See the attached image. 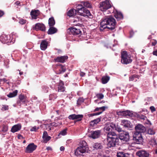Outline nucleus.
Listing matches in <instances>:
<instances>
[{
  "instance_id": "1",
  "label": "nucleus",
  "mask_w": 157,
  "mask_h": 157,
  "mask_svg": "<svg viewBox=\"0 0 157 157\" xmlns=\"http://www.w3.org/2000/svg\"><path fill=\"white\" fill-rule=\"evenodd\" d=\"M116 22L114 18L112 17H108L102 19L100 23V30H103L106 28L110 30L115 29Z\"/></svg>"
},
{
  "instance_id": "2",
  "label": "nucleus",
  "mask_w": 157,
  "mask_h": 157,
  "mask_svg": "<svg viewBox=\"0 0 157 157\" xmlns=\"http://www.w3.org/2000/svg\"><path fill=\"white\" fill-rule=\"evenodd\" d=\"M107 147L108 148L115 147L119 144V136L114 132H109L107 133Z\"/></svg>"
},
{
  "instance_id": "3",
  "label": "nucleus",
  "mask_w": 157,
  "mask_h": 157,
  "mask_svg": "<svg viewBox=\"0 0 157 157\" xmlns=\"http://www.w3.org/2000/svg\"><path fill=\"white\" fill-rule=\"evenodd\" d=\"M77 12L78 15L83 17L89 16H90V12L86 8L83 7L80 4H78L76 6Z\"/></svg>"
},
{
  "instance_id": "4",
  "label": "nucleus",
  "mask_w": 157,
  "mask_h": 157,
  "mask_svg": "<svg viewBox=\"0 0 157 157\" xmlns=\"http://www.w3.org/2000/svg\"><path fill=\"white\" fill-rule=\"evenodd\" d=\"M131 56L125 51H123L121 52V61L122 63L127 64L130 63L132 61Z\"/></svg>"
},
{
  "instance_id": "5",
  "label": "nucleus",
  "mask_w": 157,
  "mask_h": 157,
  "mask_svg": "<svg viewBox=\"0 0 157 157\" xmlns=\"http://www.w3.org/2000/svg\"><path fill=\"white\" fill-rule=\"evenodd\" d=\"M111 7V5L109 1L107 0L101 2L99 4L100 10L103 11L106 10Z\"/></svg>"
},
{
  "instance_id": "6",
  "label": "nucleus",
  "mask_w": 157,
  "mask_h": 157,
  "mask_svg": "<svg viewBox=\"0 0 157 157\" xmlns=\"http://www.w3.org/2000/svg\"><path fill=\"white\" fill-rule=\"evenodd\" d=\"M133 140L137 144H140L143 142V138L141 133L135 132L133 135Z\"/></svg>"
},
{
  "instance_id": "7",
  "label": "nucleus",
  "mask_w": 157,
  "mask_h": 157,
  "mask_svg": "<svg viewBox=\"0 0 157 157\" xmlns=\"http://www.w3.org/2000/svg\"><path fill=\"white\" fill-rule=\"evenodd\" d=\"M119 138L122 142H127L129 139V134L128 132H123L120 134Z\"/></svg>"
},
{
  "instance_id": "8",
  "label": "nucleus",
  "mask_w": 157,
  "mask_h": 157,
  "mask_svg": "<svg viewBox=\"0 0 157 157\" xmlns=\"http://www.w3.org/2000/svg\"><path fill=\"white\" fill-rule=\"evenodd\" d=\"M83 117V115L82 114L76 115L75 114L70 115L68 117V118L70 120H76L74 121L75 123L77 122L81 121Z\"/></svg>"
},
{
  "instance_id": "9",
  "label": "nucleus",
  "mask_w": 157,
  "mask_h": 157,
  "mask_svg": "<svg viewBox=\"0 0 157 157\" xmlns=\"http://www.w3.org/2000/svg\"><path fill=\"white\" fill-rule=\"evenodd\" d=\"M89 134V136L94 139L98 138L100 136L101 133V130H96L95 131H92Z\"/></svg>"
},
{
  "instance_id": "10",
  "label": "nucleus",
  "mask_w": 157,
  "mask_h": 157,
  "mask_svg": "<svg viewBox=\"0 0 157 157\" xmlns=\"http://www.w3.org/2000/svg\"><path fill=\"white\" fill-rule=\"evenodd\" d=\"M87 148L79 146L76 150L75 154L76 155H81V154L85 153Z\"/></svg>"
},
{
  "instance_id": "11",
  "label": "nucleus",
  "mask_w": 157,
  "mask_h": 157,
  "mask_svg": "<svg viewBox=\"0 0 157 157\" xmlns=\"http://www.w3.org/2000/svg\"><path fill=\"white\" fill-rule=\"evenodd\" d=\"M37 146L32 143L29 144L26 147L25 152L27 153H32L34 150H35Z\"/></svg>"
},
{
  "instance_id": "12",
  "label": "nucleus",
  "mask_w": 157,
  "mask_h": 157,
  "mask_svg": "<svg viewBox=\"0 0 157 157\" xmlns=\"http://www.w3.org/2000/svg\"><path fill=\"white\" fill-rule=\"evenodd\" d=\"M10 36H8L5 34H3L0 37V41L4 44L10 43L11 40H10Z\"/></svg>"
},
{
  "instance_id": "13",
  "label": "nucleus",
  "mask_w": 157,
  "mask_h": 157,
  "mask_svg": "<svg viewBox=\"0 0 157 157\" xmlns=\"http://www.w3.org/2000/svg\"><path fill=\"white\" fill-rule=\"evenodd\" d=\"M33 29L36 31L40 30L42 31H44L45 30V27L42 23H37L36 24L35 26L33 27Z\"/></svg>"
},
{
  "instance_id": "14",
  "label": "nucleus",
  "mask_w": 157,
  "mask_h": 157,
  "mask_svg": "<svg viewBox=\"0 0 157 157\" xmlns=\"http://www.w3.org/2000/svg\"><path fill=\"white\" fill-rule=\"evenodd\" d=\"M135 129L136 132H139L140 133H144L146 130L145 127L142 125L138 124L135 127Z\"/></svg>"
},
{
  "instance_id": "15",
  "label": "nucleus",
  "mask_w": 157,
  "mask_h": 157,
  "mask_svg": "<svg viewBox=\"0 0 157 157\" xmlns=\"http://www.w3.org/2000/svg\"><path fill=\"white\" fill-rule=\"evenodd\" d=\"M65 90L63 82L60 80L59 83L58 87V91L59 92H63Z\"/></svg>"
},
{
  "instance_id": "16",
  "label": "nucleus",
  "mask_w": 157,
  "mask_h": 157,
  "mask_svg": "<svg viewBox=\"0 0 157 157\" xmlns=\"http://www.w3.org/2000/svg\"><path fill=\"white\" fill-rule=\"evenodd\" d=\"M68 57L67 56H63L57 57L55 59V61L57 62L64 63L67 59Z\"/></svg>"
},
{
  "instance_id": "17",
  "label": "nucleus",
  "mask_w": 157,
  "mask_h": 157,
  "mask_svg": "<svg viewBox=\"0 0 157 157\" xmlns=\"http://www.w3.org/2000/svg\"><path fill=\"white\" fill-rule=\"evenodd\" d=\"M70 31L71 33L74 35H78L81 33L80 29L74 27L71 28L70 29Z\"/></svg>"
},
{
  "instance_id": "18",
  "label": "nucleus",
  "mask_w": 157,
  "mask_h": 157,
  "mask_svg": "<svg viewBox=\"0 0 157 157\" xmlns=\"http://www.w3.org/2000/svg\"><path fill=\"white\" fill-rule=\"evenodd\" d=\"M115 124H109L105 125L104 128V129L105 131L110 132L112 129H114Z\"/></svg>"
},
{
  "instance_id": "19",
  "label": "nucleus",
  "mask_w": 157,
  "mask_h": 157,
  "mask_svg": "<svg viewBox=\"0 0 157 157\" xmlns=\"http://www.w3.org/2000/svg\"><path fill=\"white\" fill-rule=\"evenodd\" d=\"M121 124L124 127L128 128H131L132 125H131L130 122L127 120H123L121 122Z\"/></svg>"
},
{
  "instance_id": "20",
  "label": "nucleus",
  "mask_w": 157,
  "mask_h": 157,
  "mask_svg": "<svg viewBox=\"0 0 157 157\" xmlns=\"http://www.w3.org/2000/svg\"><path fill=\"white\" fill-rule=\"evenodd\" d=\"M57 69L59 70V72H57V74H60L65 71L66 68L64 66L60 64H58L57 65Z\"/></svg>"
},
{
  "instance_id": "21",
  "label": "nucleus",
  "mask_w": 157,
  "mask_h": 157,
  "mask_svg": "<svg viewBox=\"0 0 157 157\" xmlns=\"http://www.w3.org/2000/svg\"><path fill=\"white\" fill-rule=\"evenodd\" d=\"M21 128V125L20 124H17L14 125L12 127L11 129V131L13 132H15L20 130Z\"/></svg>"
},
{
  "instance_id": "22",
  "label": "nucleus",
  "mask_w": 157,
  "mask_h": 157,
  "mask_svg": "<svg viewBox=\"0 0 157 157\" xmlns=\"http://www.w3.org/2000/svg\"><path fill=\"white\" fill-rule=\"evenodd\" d=\"M39 10H32L30 13V14L32 18L36 19L37 18V17L39 15Z\"/></svg>"
},
{
  "instance_id": "23",
  "label": "nucleus",
  "mask_w": 157,
  "mask_h": 157,
  "mask_svg": "<svg viewBox=\"0 0 157 157\" xmlns=\"http://www.w3.org/2000/svg\"><path fill=\"white\" fill-rule=\"evenodd\" d=\"M48 43L45 40H42L40 45L41 49L43 50H45L47 48Z\"/></svg>"
},
{
  "instance_id": "24",
  "label": "nucleus",
  "mask_w": 157,
  "mask_h": 157,
  "mask_svg": "<svg viewBox=\"0 0 157 157\" xmlns=\"http://www.w3.org/2000/svg\"><path fill=\"white\" fill-rule=\"evenodd\" d=\"M77 13H78L76 10L74 9H71L67 12V14L68 16L69 17H71L75 15Z\"/></svg>"
},
{
  "instance_id": "25",
  "label": "nucleus",
  "mask_w": 157,
  "mask_h": 157,
  "mask_svg": "<svg viewBox=\"0 0 157 157\" xmlns=\"http://www.w3.org/2000/svg\"><path fill=\"white\" fill-rule=\"evenodd\" d=\"M114 16L117 20L123 19V18L122 14L121 12L117 11L116 12V13L114 15Z\"/></svg>"
},
{
  "instance_id": "26",
  "label": "nucleus",
  "mask_w": 157,
  "mask_h": 157,
  "mask_svg": "<svg viewBox=\"0 0 157 157\" xmlns=\"http://www.w3.org/2000/svg\"><path fill=\"white\" fill-rule=\"evenodd\" d=\"M138 155L140 157H147V153L144 151H140L137 153Z\"/></svg>"
},
{
  "instance_id": "27",
  "label": "nucleus",
  "mask_w": 157,
  "mask_h": 157,
  "mask_svg": "<svg viewBox=\"0 0 157 157\" xmlns=\"http://www.w3.org/2000/svg\"><path fill=\"white\" fill-rule=\"evenodd\" d=\"M57 31V29H56L51 26L48 30V33L49 34H52L56 33Z\"/></svg>"
},
{
  "instance_id": "28",
  "label": "nucleus",
  "mask_w": 157,
  "mask_h": 157,
  "mask_svg": "<svg viewBox=\"0 0 157 157\" xmlns=\"http://www.w3.org/2000/svg\"><path fill=\"white\" fill-rule=\"evenodd\" d=\"M102 146L101 144L98 143H95L93 145V147L96 149H101L102 148Z\"/></svg>"
},
{
  "instance_id": "29",
  "label": "nucleus",
  "mask_w": 157,
  "mask_h": 157,
  "mask_svg": "<svg viewBox=\"0 0 157 157\" xmlns=\"http://www.w3.org/2000/svg\"><path fill=\"white\" fill-rule=\"evenodd\" d=\"M128 110H127L126 111H120L117 113V114L119 115L128 117Z\"/></svg>"
},
{
  "instance_id": "30",
  "label": "nucleus",
  "mask_w": 157,
  "mask_h": 157,
  "mask_svg": "<svg viewBox=\"0 0 157 157\" xmlns=\"http://www.w3.org/2000/svg\"><path fill=\"white\" fill-rule=\"evenodd\" d=\"M19 98L20 100L18 101V103H21L22 102V103H24L26 100V98L25 97L22 95H20L19 96Z\"/></svg>"
},
{
  "instance_id": "31",
  "label": "nucleus",
  "mask_w": 157,
  "mask_h": 157,
  "mask_svg": "<svg viewBox=\"0 0 157 157\" xmlns=\"http://www.w3.org/2000/svg\"><path fill=\"white\" fill-rule=\"evenodd\" d=\"M48 24L49 26H53L55 24V21L54 18L51 17L48 20Z\"/></svg>"
},
{
  "instance_id": "32",
  "label": "nucleus",
  "mask_w": 157,
  "mask_h": 157,
  "mask_svg": "<svg viewBox=\"0 0 157 157\" xmlns=\"http://www.w3.org/2000/svg\"><path fill=\"white\" fill-rule=\"evenodd\" d=\"M109 79V77L108 76H103L101 79L102 82L103 84L107 83Z\"/></svg>"
},
{
  "instance_id": "33",
  "label": "nucleus",
  "mask_w": 157,
  "mask_h": 157,
  "mask_svg": "<svg viewBox=\"0 0 157 157\" xmlns=\"http://www.w3.org/2000/svg\"><path fill=\"white\" fill-rule=\"evenodd\" d=\"M17 90H15L13 92L10 93L7 95V96L9 98H12L14 97L17 95Z\"/></svg>"
},
{
  "instance_id": "34",
  "label": "nucleus",
  "mask_w": 157,
  "mask_h": 157,
  "mask_svg": "<svg viewBox=\"0 0 157 157\" xmlns=\"http://www.w3.org/2000/svg\"><path fill=\"white\" fill-rule=\"evenodd\" d=\"M140 77V76L137 75H133L130 76L129 78V81H133L135 78H137L139 79Z\"/></svg>"
},
{
  "instance_id": "35",
  "label": "nucleus",
  "mask_w": 157,
  "mask_h": 157,
  "mask_svg": "<svg viewBox=\"0 0 157 157\" xmlns=\"http://www.w3.org/2000/svg\"><path fill=\"white\" fill-rule=\"evenodd\" d=\"M100 119L99 118H97L93 121H92L90 123L91 125L94 126L95 124H97L100 121Z\"/></svg>"
},
{
  "instance_id": "36",
  "label": "nucleus",
  "mask_w": 157,
  "mask_h": 157,
  "mask_svg": "<svg viewBox=\"0 0 157 157\" xmlns=\"http://www.w3.org/2000/svg\"><path fill=\"white\" fill-rule=\"evenodd\" d=\"M57 96L56 94L54 93L51 94L49 96V99L50 100H54L56 98Z\"/></svg>"
},
{
  "instance_id": "37",
  "label": "nucleus",
  "mask_w": 157,
  "mask_h": 157,
  "mask_svg": "<svg viewBox=\"0 0 157 157\" xmlns=\"http://www.w3.org/2000/svg\"><path fill=\"white\" fill-rule=\"evenodd\" d=\"M80 146L88 148L87 144L84 140H82L80 141Z\"/></svg>"
},
{
  "instance_id": "38",
  "label": "nucleus",
  "mask_w": 157,
  "mask_h": 157,
  "mask_svg": "<svg viewBox=\"0 0 157 157\" xmlns=\"http://www.w3.org/2000/svg\"><path fill=\"white\" fill-rule=\"evenodd\" d=\"M155 130L152 128H150L148 129V134L151 135L155 134Z\"/></svg>"
},
{
  "instance_id": "39",
  "label": "nucleus",
  "mask_w": 157,
  "mask_h": 157,
  "mask_svg": "<svg viewBox=\"0 0 157 157\" xmlns=\"http://www.w3.org/2000/svg\"><path fill=\"white\" fill-rule=\"evenodd\" d=\"M114 128H115V130L116 131H117L118 132H121L122 131V128L120 127L118 125H115L114 127Z\"/></svg>"
},
{
  "instance_id": "40",
  "label": "nucleus",
  "mask_w": 157,
  "mask_h": 157,
  "mask_svg": "<svg viewBox=\"0 0 157 157\" xmlns=\"http://www.w3.org/2000/svg\"><path fill=\"white\" fill-rule=\"evenodd\" d=\"M18 22L20 24L24 25L26 23L27 21L26 20L21 18L19 20Z\"/></svg>"
},
{
  "instance_id": "41",
  "label": "nucleus",
  "mask_w": 157,
  "mask_h": 157,
  "mask_svg": "<svg viewBox=\"0 0 157 157\" xmlns=\"http://www.w3.org/2000/svg\"><path fill=\"white\" fill-rule=\"evenodd\" d=\"M84 6L88 8H91V5L90 3L88 2H85L83 3Z\"/></svg>"
},
{
  "instance_id": "42",
  "label": "nucleus",
  "mask_w": 157,
  "mask_h": 157,
  "mask_svg": "<svg viewBox=\"0 0 157 157\" xmlns=\"http://www.w3.org/2000/svg\"><path fill=\"white\" fill-rule=\"evenodd\" d=\"M44 140V142L45 143H46L49 140L51 137L50 136H48L43 138Z\"/></svg>"
},
{
  "instance_id": "43",
  "label": "nucleus",
  "mask_w": 157,
  "mask_h": 157,
  "mask_svg": "<svg viewBox=\"0 0 157 157\" xmlns=\"http://www.w3.org/2000/svg\"><path fill=\"white\" fill-rule=\"evenodd\" d=\"M157 44V41L155 40H150L149 43V44L152 45V46L155 45Z\"/></svg>"
},
{
  "instance_id": "44",
  "label": "nucleus",
  "mask_w": 157,
  "mask_h": 157,
  "mask_svg": "<svg viewBox=\"0 0 157 157\" xmlns=\"http://www.w3.org/2000/svg\"><path fill=\"white\" fill-rule=\"evenodd\" d=\"M67 134V129H64L61 131L59 133V136L60 135H62V136H64Z\"/></svg>"
},
{
  "instance_id": "45",
  "label": "nucleus",
  "mask_w": 157,
  "mask_h": 157,
  "mask_svg": "<svg viewBox=\"0 0 157 157\" xmlns=\"http://www.w3.org/2000/svg\"><path fill=\"white\" fill-rule=\"evenodd\" d=\"M8 109L9 107L8 105H3L1 109L2 111H4L8 110Z\"/></svg>"
},
{
  "instance_id": "46",
  "label": "nucleus",
  "mask_w": 157,
  "mask_h": 157,
  "mask_svg": "<svg viewBox=\"0 0 157 157\" xmlns=\"http://www.w3.org/2000/svg\"><path fill=\"white\" fill-rule=\"evenodd\" d=\"M39 128V127H36V126H34V127H32L30 129V130L31 131L36 132Z\"/></svg>"
},
{
  "instance_id": "47",
  "label": "nucleus",
  "mask_w": 157,
  "mask_h": 157,
  "mask_svg": "<svg viewBox=\"0 0 157 157\" xmlns=\"http://www.w3.org/2000/svg\"><path fill=\"white\" fill-rule=\"evenodd\" d=\"M97 97L99 99H102L104 98V95L103 94L100 93L96 94Z\"/></svg>"
},
{
  "instance_id": "48",
  "label": "nucleus",
  "mask_w": 157,
  "mask_h": 157,
  "mask_svg": "<svg viewBox=\"0 0 157 157\" xmlns=\"http://www.w3.org/2000/svg\"><path fill=\"white\" fill-rule=\"evenodd\" d=\"M42 89L44 92L47 93L48 91V88L46 86H42Z\"/></svg>"
},
{
  "instance_id": "49",
  "label": "nucleus",
  "mask_w": 157,
  "mask_h": 157,
  "mask_svg": "<svg viewBox=\"0 0 157 157\" xmlns=\"http://www.w3.org/2000/svg\"><path fill=\"white\" fill-rule=\"evenodd\" d=\"M102 113V112H100L98 113L91 114L89 115V117H92L94 116H96L99 115Z\"/></svg>"
},
{
  "instance_id": "50",
  "label": "nucleus",
  "mask_w": 157,
  "mask_h": 157,
  "mask_svg": "<svg viewBox=\"0 0 157 157\" xmlns=\"http://www.w3.org/2000/svg\"><path fill=\"white\" fill-rule=\"evenodd\" d=\"M8 81V80H6L5 78L0 79V82H6L7 84H9V82Z\"/></svg>"
},
{
  "instance_id": "51",
  "label": "nucleus",
  "mask_w": 157,
  "mask_h": 157,
  "mask_svg": "<svg viewBox=\"0 0 157 157\" xmlns=\"http://www.w3.org/2000/svg\"><path fill=\"white\" fill-rule=\"evenodd\" d=\"M8 130V128L5 125H3L2 127V131L3 132H6Z\"/></svg>"
},
{
  "instance_id": "52",
  "label": "nucleus",
  "mask_w": 157,
  "mask_h": 157,
  "mask_svg": "<svg viewBox=\"0 0 157 157\" xmlns=\"http://www.w3.org/2000/svg\"><path fill=\"white\" fill-rule=\"evenodd\" d=\"M128 116L132 117L134 116L133 113L132 111L128 110Z\"/></svg>"
},
{
  "instance_id": "53",
  "label": "nucleus",
  "mask_w": 157,
  "mask_h": 157,
  "mask_svg": "<svg viewBox=\"0 0 157 157\" xmlns=\"http://www.w3.org/2000/svg\"><path fill=\"white\" fill-rule=\"evenodd\" d=\"M99 108L100 109V110H101L102 111L101 112H103V111L105 110L106 109H107L108 108V107L106 106H104L101 107H99Z\"/></svg>"
},
{
  "instance_id": "54",
  "label": "nucleus",
  "mask_w": 157,
  "mask_h": 157,
  "mask_svg": "<svg viewBox=\"0 0 157 157\" xmlns=\"http://www.w3.org/2000/svg\"><path fill=\"white\" fill-rule=\"evenodd\" d=\"M150 109L151 110V112L153 113L156 110V109L154 106H151L150 107Z\"/></svg>"
},
{
  "instance_id": "55",
  "label": "nucleus",
  "mask_w": 157,
  "mask_h": 157,
  "mask_svg": "<svg viewBox=\"0 0 157 157\" xmlns=\"http://www.w3.org/2000/svg\"><path fill=\"white\" fill-rule=\"evenodd\" d=\"M83 100L82 98H79V99L77 101V104L78 105H79L80 104L81 102H83Z\"/></svg>"
},
{
  "instance_id": "56",
  "label": "nucleus",
  "mask_w": 157,
  "mask_h": 157,
  "mask_svg": "<svg viewBox=\"0 0 157 157\" xmlns=\"http://www.w3.org/2000/svg\"><path fill=\"white\" fill-rule=\"evenodd\" d=\"M48 134L47 132L46 131H44L42 138H43L44 137L48 136Z\"/></svg>"
},
{
  "instance_id": "57",
  "label": "nucleus",
  "mask_w": 157,
  "mask_h": 157,
  "mask_svg": "<svg viewBox=\"0 0 157 157\" xmlns=\"http://www.w3.org/2000/svg\"><path fill=\"white\" fill-rule=\"evenodd\" d=\"M4 14L3 11L0 10V17H2Z\"/></svg>"
},
{
  "instance_id": "58",
  "label": "nucleus",
  "mask_w": 157,
  "mask_h": 157,
  "mask_svg": "<svg viewBox=\"0 0 157 157\" xmlns=\"http://www.w3.org/2000/svg\"><path fill=\"white\" fill-rule=\"evenodd\" d=\"M52 125L54 126H57V125H58V124H57L56 123H52V124H51Z\"/></svg>"
},
{
  "instance_id": "59",
  "label": "nucleus",
  "mask_w": 157,
  "mask_h": 157,
  "mask_svg": "<svg viewBox=\"0 0 157 157\" xmlns=\"http://www.w3.org/2000/svg\"><path fill=\"white\" fill-rule=\"evenodd\" d=\"M64 149H65L64 147L63 146L61 147L60 148V150L61 151H64Z\"/></svg>"
},
{
  "instance_id": "60",
  "label": "nucleus",
  "mask_w": 157,
  "mask_h": 157,
  "mask_svg": "<svg viewBox=\"0 0 157 157\" xmlns=\"http://www.w3.org/2000/svg\"><path fill=\"white\" fill-rule=\"evenodd\" d=\"M153 54L157 56V50L153 52Z\"/></svg>"
},
{
  "instance_id": "61",
  "label": "nucleus",
  "mask_w": 157,
  "mask_h": 157,
  "mask_svg": "<svg viewBox=\"0 0 157 157\" xmlns=\"http://www.w3.org/2000/svg\"><path fill=\"white\" fill-rule=\"evenodd\" d=\"M46 149L47 150H52V148L51 147H48L46 148Z\"/></svg>"
},
{
  "instance_id": "62",
  "label": "nucleus",
  "mask_w": 157,
  "mask_h": 157,
  "mask_svg": "<svg viewBox=\"0 0 157 157\" xmlns=\"http://www.w3.org/2000/svg\"><path fill=\"white\" fill-rule=\"evenodd\" d=\"M85 75V74L84 73H83V72H81V73H80V75L82 77V76H84Z\"/></svg>"
},
{
  "instance_id": "63",
  "label": "nucleus",
  "mask_w": 157,
  "mask_h": 157,
  "mask_svg": "<svg viewBox=\"0 0 157 157\" xmlns=\"http://www.w3.org/2000/svg\"><path fill=\"white\" fill-rule=\"evenodd\" d=\"M100 110V109L99 108V107H97V108H96L95 109H94V111H99Z\"/></svg>"
},
{
  "instance_id": "64",
  "label": "nucleus",
  "mask_w": 157,
  "mask_h": 157,
  "mask_svg": "<svg viewBox=\"0 0 157 157\" xmlns=\"http://www.w3.org/2000/svg\"><path fill=\"white\" fill-rule=\"evenodd\" d=\"M147 124H148V125H151V122L148 120V123H147Z\"/></svg>"
}]
</instances>
